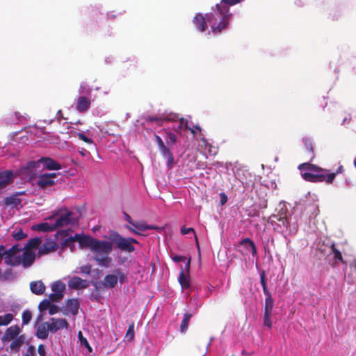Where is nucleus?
I'll return each instance as SVG.
<instances>
[{"label": "nucleus", "mask_w": 356, "mask_h": 356, "mask_svg": "<svg viewBox=\"0 0 356 356\" xmlns=\"http://www.w3.org/2000/svg\"><path fill=\"white\" fill-rule=\"evenodd\" d=\"M134 325H131L129 327L127 333L126 338L128 339H131L134 337Z\"/></svg>", "instance_id": "nucleus-47"}, {"label": "nucleus", "mask_w": 356, "mask_h": 356, "mask_svg": "<svg viewBox=\"0 0 356 356\" xmlns=\"http://www.w3.org/2000/svg\"><path fill=\"white\" fill-rule=\"evenodd\" d=\"M127 227L136 234H143V232L148 229H159L163 228L155 224H129Z\"/></svg>", "instance_id": "nucleus-13"}, {"label": "nucleus", "mask_w": 356, "mask_h": 356, "mask_svg": "<svg viewBox=\"0 0 356 356\" xmlns=\"http://www.w3.org/2000/svg\"><path fill=\"white\" fill-rule=\"evenodd\" d=\"M303 143L306 148V152L310 156L309 161H312L315 157L312 142L309 138H305Z\"/></svg>", "instance_id": "nucleus-33"}, {"label": "nucleus", "mask_w": 356, "mask_h": 356, "mask_svg": "<svg viewBox=\"0 0 356 356\" xmlns=\"http://www.w3.org/2000/svg\"><path fill=\"white\" fill-rule=\"evenodd\" d=\"M79 338L81 342V343L85 346L86 347L89 351H91V347L90 346V344L88 342L87 339L83 338V336H82V333L81 332H79Z\"/></svg>", "instance_id": "nucleus-44"}, {"label": "nucleus", "mask_w": 356, "mask_h": 356, "mask_svg": "<svg viewBox=\"0 0 356 356\" xmlns=\"http://www.w3.org/2000/svg\"><path fill=\"white\" fill-rule=\"evenodd\" d=\"M118 280L117 275L109 274L105 276L104 285L106 287L113 288L116 286Z\"/></svg>", "instance_id": "nucleus-31"}, {"label": "nucleus", "mask_w": 356, "mask_h": 356, "mask_svg": "<svg viewBox=\"0 0 356 356\" xmlns=\"http://www.w3.org/2000/svg\"><path fill=\"white\" fill-rule=\"evenodd\" d=\"M32 318L31 312L29 310H25L23 312L22 315V325H27L30 323Z\"/></svg>", "instance_id": "nucleus-37"}, {"label": "nucleus", "mask_w": 356, "mask_h": 356, "mask_svg": "<svg viewBox=\"0 0 356 356\" xmlns=\"http://www.w3.org/2000/svg\"><path fill=\"white\" fill-rule=\"evenodd\" d=\"M91 92V88L86 87L85 83H81L80 86V93L90 94Z\"/></svg>", "instance_id": "nucleus-49"}, {"label": "nucleus", "mask_w": 356, "mask_h": 356, "mask_svg": "<svg viewBox=\"0 0 356 356\" xmlns=\"http://www.w3.org/2000/svg\"><path fill=\"white\" fill-rule=\"evenodd\" d=\"M155 140L159 145V149L162 148L163 146H165V144L160 136L155 135Z\"/></svg>", "instance_id": "nucleus-52"}, {"label": "nucleus", "mask_w": 356, "mask_h": 356, "mask_svg": "<svg viewBox=\"0 0 356 356\" xmlns=\"http://www.w3.org/2000/svg\"><path fill=\"white\" fill-rule=\"evenodd\" d=\"M104 237L108 241L96 238L91 249L95 261L102 267L107 268L111 266L112 258L109 257V254L113 248L124 252H131L135 250L133 244L137 243L136 239L123 237L115 231L109 232L108 236Z\"/></svg>", "instance_id": "nucleus-1"}, {"label": "nucleus", "mask_w": 356, "mask_h": 356, "mask_svg": "<svg viewBox=\"0 0 356 356\" xmlns=\"http://www.w3.org/2000/svg\"><path fill=\"white\" fill-rule=\"evenodd\" d=\"M91 268L88 266H83L81 267V273L84 274H90Z\"/></svg>", "instance_id": "nucleus-54"}, {"label": "nucleus", "mask_w": 356, "mask_h": 356, "mask_svg": "<svg viewBox=\"0 0 356 356\" xmlns=\"http://www.w3.org/2000/svg\"><path fill=\"white\" fill-rule=\"evenodd\" d=\"M264 325L268 329L272 327L271 313L264 312Z\"/></svg>", "instance_id": "nucleus-40"}, {"label": "nucleus", "mask_w": 356, "mask_h": 356, "mask_svg": "<svg viewBox=\"0 0 356 356\" xmlns=\"http://www.w3.org/2000/svg\"><path fill=\"white\" fill-rule=\"evenodd\" d=\"M58 307L55 305L53 302L50 305L48 312L50 315H54L58 312Z\"/></svg>", "instance_id": "nucleus-46"}, {"label": "nucleus", "mask_w": 356, "mask_h": 356, "mask_svg": "<svg viewBox=\"0 0 356 356\" xmlns=\"http://www.w3.org/2000/svg\"><path fill=\"white\" fill-rule=\"evenodd\" d=\"M13 236L17 240H20L26 236V235L23 232L22 229L16 231L13 234Z\"/></svg>", "instance_id": "nucleus-45"}, {"label": "nucleus", "mask_w": 356, "mask_h": 356, "mask_svg": "<svg viewBox=\"0 0 356 356\" xmlns=\"http://www.w3.org/2000/svg\"><path fill=\"white\" fill-rule=\"evenodd\" d=\"M56 176V173L54 172L42 174L38 176L36 184L41 188L51 186L56 184L55 178Z\"/></svg>", "instance_id": "nucleus-11"}, {"label": "nucleus", "mask_w": 356, "mask_h": 356, "mask_svg": "<svg viewBox=\"0 0 356 356\" xmlns=\"http://www.w3.org/2000/svg\"><path fill=\"white\" fill-rule=\"evenodd\" d=\"M49 325L47 321L43 322L39 324L36 328L35 336L38 339L44 340L48 338L49 333Z\"/></svg>", "instance_id": "nucleus-22"}, {"label": "nucleus", "mask_w": 356, "mask_h": 356, "mask_svg": "<svg viewBox=\"0 0 356 356\" xmlns=\"http://www.w3.org/2000/svg\"><path fill=\"white\" fill-rule=\"evenodd\" d=\"M273 307V300L272 297H266L265 300L264 312L271 313Z\"/></svg>", "instance_id": "nucleus-39"}, {"label": "nucleus", "mask_w": 356, "mask_h": 356, "mask_svg": "<svg viewBox=\"0 0 356 356\" xmlns=\"http://www.w3.org/2000/svg\"><path fill=\"white\" fill-rule=\"evenodd\" d=\"M216 8V10L206 14V18L212 33L218 34L227 28L232 14H227V8L222 6Z\"/></svg>", "instance_id": "nucleus-2"}, {"label": "nucleus", "mask_w": 356, "mask_h": 356, "mask_svg": "<svg viewBox=\"0 0 356 356\" xmlns=\"http://www.w3.org/2000/svg\"><path fill=\"white\" fill-rule=\"evenodd\" d=\"M124 216V219L126 221H127V222H131V218L130 217L129 215H128L127 213L124 212L123 213Z\"/></svg>", "instance_id": "nucleus-60"}, {"label": "nucleus", "mask_w": 356, "mask_h": 356, "mask_svg": "<svg viewBox=\"0 0 356 356\" xmlns=\"http://www.w3.org/2000/svg\"><path fill=\"white\" fill-rule=\"evenodd\" d=\"M241 252L243 254H252L254 256L257 254L254 243L249 238H246L240 242Z\"/></svg>", "instance_id": "nucleus-15"}, {"label": "nucleus", "mask_w": 356, "mask_h": 356, "mask_svg": "<svg viewBox=\"0 0 356 356\" xmlns=\"http://www.w3.org/2000/svg\"><path fill=\"white\" fill-rule=\"evenodd\" d=\"M260 282H261V284L262 287L267 286L266 282V278H265V273H264V271H263L260 274Z\"/></svg>", "instance_id": "nucleus-53"}, {"label": "nucleus", "mask_w": 356, "mask_h": 356, "mask_svg": "<svg viewBox=\"0 0 356 356\" xmlns=\"http://www.w3.org/2000/svg\"><path fill=\"white\" fill-rule=\"evenodd\" d=\"M38 353L40 355V356H46V355H47L46 350H45V347L43 344L39 345V346L38 348Z\"/></svg>", "instance_id": "nucleus-51"}, {"label": "nucleus", "mask_w": 356, "mask_h": 356, "mask_svg": "<svg viewBox=\"0 0 356 356\" xmlns=\"http://www.w3.org/2000/svg\"><path fill=\"white\" fill-rule=\"evenodd\" d=\"M191 314H186L184 316V318L181 321V326H180V330L181 332H185L187 327H188V321L191 318Z\"/></svg>", "instance_id": "nucleus-38"}, {"label": "nucleus", "mask_w": 356, "mask_h": 356, "mask_svg": "<svg viewBox=\"0 0 356 356\" xmlns=\"http://www.w3.org/2000/svg\"><path fill=\"white\" fill-rule=\"evenodd\" d=\"M68 288L70 289H82L88 287V282L86 280H83L79 277L74 276L69 279L67 282Z\"/></svg>", "instance_id": "nucleus-17"}, {"label": "nucleus", "mask_w": 356, "mask_h": 356, "mask_svg": "<svg viewBox=\"0 0 356 356\" xmlns=\"http://www.w3.org/2000/svg\"><path fill=\"white\" fill-rule=\"evenodd\" d=\"M19 254H21L20 264H22L24 267H29L33 263L35 257L34 251L22 248L19 250Z\"/></svg>", "instance_id": "nucleus-14"}, {"label": "nucleus", "mask_w": 356, "mask_h": 356, "mask_svg": "<svg viewBox=\"0 0 356 356\" xmlns=\"http://www.w3.org/2000/svg\"><path fill=\"white\" fill-rule=\"evenodd\" d=\"M289 207V205L286 202H280L275 209V213L270 216L269 222H275L276 220L289 222V217L291 215Z\"/></svg>", "instance_id": "nucleus-6"}, {"label": "nucleus", "mask_w": 356, "mask_h": 356, "mask_svg": "<svg viewBox=\"0 0 356 356\" xmlns=\"http://www.w3.org/2000/svg\"><path fill=\"white\" fill-rule=\"evenodd\" d=\"M13 314L8 313L4 315H0V326H6L13 320Z\"/></svg>", "instance_id": "nucleus-35"}, {"label": "nucleus", "mask_w": 356, "mask_h": 356, "mask_svg": "<svg viewBox=\"0 0 356 356\" xmlns=\"http://www.w3.org/2000/svg\"><path fill=\"white\" fill-rule=\"evenodd\" d=\"M220 203L222 205H223L227 202V197L225 193H221L220 194Z\"/></svg>", "instance_id": "nucleus-55"}, {"label": "nucleus", "mask_w": 356, "mask_h": 356, "mask_svg": "<svg viewBox=\"0 0 356 356\" xmlns=\"http://www.w3.org/2000/svg\"><path fill=\"white\" fill-rule=\"evenodd\" d=\"M167 159V165L169 168H172L174 164V156L173 154H170L165 157Z\"/></svg>", "instance_id": "nucleus-50"}, {"label": "nucleus", "mask_w": 356, "mask_h": 356, "mask_svg": "<svg viewBox=\"0 0 356 356\" xmlns=\"http://www.w3.org/2000/svg\"><path fill=\"white\" fill-rule=\"evenodd\" d=\"M49 325V330L50 333L55 334L60 330H68L70 327L69 323L65 318H51L47 321Z\"/></svg>", "instance_id": "nucleus-9"}, {"label": "nucleus", "mask_w": 356, "mask_h": 356, "mask_svg": "<svg viewBox=\"0 0 356 356\" xmlns=\"http://www.w3.org/2000/svg\"><path fill=\"white\" fill-rule=\"evenodd\" d=\"M24 192L17 193L10 197H7L4 200L6 205L10 206L12 208L17 207L22 202L21 199L18 198L17 196L24 194Z\"/></svg>", "instance_id": "nucleus-28"}, {"label": "nucleus", "mask_w": 356, "mask_h": 356, "mask_svg": "<svg viewBox=\"0 0 356 356\" xmlns=\"http://www.w3.org/2000/svg\"><path fill=\"white\" fill-rule=\"evenodd\" d=\"M79 153L81 154V156H85L87 154H89V152H88L86 149L82 148L81 151H79Z\"/></svg>", "instance_id": "nucleus-61"}, {"label": "nucleus", "mask_w": 356, "mask_h": 356, "mask_svg": "<svg viewBox=\"0 0 356 356\" xmlns=\"http://www.w3.org/2000/svg\"><path fill=\"white\" fill-rule=\"evenodd\" d=\"M26 337L24 334H21L18 337L12 339L10 344V349L13 352H18L22 346L25 342Z\"/></svg>", "instance_id": "nucleus-27"}, {"label": "nucleus", "mask_w": 356, "mask_h": 356, "mask_svg": "<svg viewBox=\"0 0 356 356\" xmlns=\"http://www.w3.org/2000/svg\"><path fill=\"white\" fill-rule=\"evenodd\" d=\"M177 142V136L172 132L166 133V143L168 145H174Z\"/></svg>", "instance_id": "nucleus-41"}, {"label": "nucleus", "mask_w": 356, "mask_h": 356, "mask_svg": "<svg viewBox=\"0 0 356 356\" xmlns=\"http://www.w3.org/2000/svg\"><path fill=\"white\" fill-rule=\"evenodd\" d=\"M39 164H42L43 168L48 170H56L62 168V166L57 161L50 157H42L38 159Z\"/></svg>", "instance_id": "nucleus-18"}, {"label": "nucleus", "mask_w": 356, "mask_h": 356, "mask_svg": "<svg viewBox=\"0 0 356 356\" xmlns=\"http://www.w3.org/2000/svg\"><path fill=\"white\" fill-rule=\"evenodd\" d=\"M54 300L51 299H44L43 300L38 306V309L41 312H45L46 310H49L50 305Z\"/></svg>", "instance_id": "nucleus-36"}, {"label": "nucleus", "mask_w": 356, "mask_h": 356, "mask_svg": "<svg viewBox=\"0 0 356 356\" xmlns=\"http://www.w3.org/2000/svg\"><path fill=\"white\" fill-rule=\"evenodd\" d=\"M22 328L17 325L9 327L6 329L1 339L3 343L5 345L9 343L12 339H14L20 336Z\"/></svg>", "instance_id": "nucleus-12"}, {"label": "nucleus", "mask_w": 356, "mask_h": 356, "mask_svg": "<svg viewBox=\"0 0 356 356\" xmlns=\"http://www.w3.org/2000/svg\"><path fill=\"white\" fill-rule=\"evenodd\" d=\"M79 309V302L76 299H70L67 301L65 306L63 309L65 315L72 314L75 316L78 314Z\"/></svg>", "instance_id": "nucleus-16"}, {"label": "nucleus", "mask_w": 356, "mask_h": 356, "mask_svg": "<svg viewBox=\"0 0 356 356\" xmlns=\"http://www.w3.org/2000/svg\"><path fill=\"white\" fill-rule=\"evenodd\" d=\"M84 207H76L71 211L67 210L66 208H60L58 211H54L51 216L46 218L49 220H55V222H78L81 218L83 211Z\"/></svg>", "instance_id": "nucleus-3"}, {"label": "nucleus", "mask_w": 356, "mask_h": 356, "mask_svg": "<svg viewBox=\"0 0 356 356\" xmlns=\"http://www.w3.org/2000/svg\"><path fill=\"white\" fill-rule=\"evenodd\" d=\"M343 166H342V165H339V166L338 167V168H337V170L336 172H334V173H335V174H336V175H337V174H339V173L343 172Z\"/></svg>", "instance_id": "nucleus-63"}, {"label": "nucleus", "mask_w": 356, "mask_h": 356, "mask_svg": "<svg viewBox=\"0 0 356 356\" xmlns=\"http://www.w3.org/2000/svg\"><path fill=\"white\" fill-rule=\"evenodd\" d=\"M115 273H117V275L119 276V277H120V281L121 282H124V280H125V278H126L125 275H124V274H123V273H122L120 272V270H117L115 271Z\"/></svg>", "instance_id": "nucleus-57"}, {"label": "nucleus", "mask_w": 356, "mask_h": 356, "mask_svg": "<svg viewBox=\"0 0 356 356\" xmlns=\"http://www.w3.org/2000/svg\"><path fill=\"white\" fill-rule=\"evenodd\" d=\"M56 249L57 245L56 242L53 241H47L44 243L40 246L38 251L40 254H44L55 251Z\"/></svg>", "instance_id": "nucleus-26"}, {"label": "nucleus", "mask_w": 356, "mask_h": 356, "mask_svg": "<svg viewBox=\"0 0 356 356\" xmlns=\"http://www.w3.org/2000/svg\"><path fill=\"white\" fill-rule=\"evenodd\" d=\"M181 232L184 235L191 234L197 240V237H196V235L195 234V231H194V229L193 228H191V227L186 228V227L184 226L181 229Z\"/></svg>", "instance_id": "nucleus-43"}, {"label": "nucleus", "mask_w": 356, "mask_h": 356, "mask_svg": "<svg viewBox=\"0 0 356 356\" xmlns=\"http://www.w3.org/2000/svg\"><path fill=\"white\" fill-rule=\"evenodd\" d=\"M195 129L200 131H201V128L199 125H195L194 128H188V130L191 131L192 134H193V136L196 134Z\"/></svg>", "instance_id": "nucleus-56"}, {"label": "nucleus", "mask_w": 356, "mask_h": 356, "mask_svg": "<svg viewBox=\"0 0 356 356\" xmlns=\"http://www.w3.org/2000/svg\"><path fill=\"white\" fill-rule=\"evenodd\" d=\"M62 224H34L32 229L36 231L49 232L53 231Z\"/></svg>", "instance_id": "nucleus-29"}, {"label": "nucleus", "mask_w": 356, "mask_h": 356, "mask_svg": "<svg viewBox=\"0 0 356 356\" xmlns=\"http://www.w3.org/2000/svg\"><path fill=\"white\" fill-rule=\"evenodd\" d=\"M193 23L197 29L200 32H204L207 28V21L206 16H203L201 13H197L193 19Z\"/></svg>", "instance_id": "nucleus-19"}, {"label": "nucleus", "mask_w": 356, "mask_h": 356, "mask_svg": "<svg viewBox=\"0 0 356 356\" xmlns=\"http://www.w3.org/2000/svg\"><path fill=\"white\" fill-rule=\"evenodd\" d=\"M41 240L40 238H33L30 239L26 245H22L25 250H31L35 252L36 249L40 246Z\"/></svg>", "instance_id": "nucleus-32"}, {"label": "nucleus", "mask_w": 356, "mask_h": 356, "mask_svg": "<svg viewBox=\"0 0 356 356\" xmlns=\"http://www.w3.org/2000/svg\"><path fill=\"white\" fill-rule=\"evenodd\" d=\"M184 119L183 118H181L179 120V125L177 127V128L175 129V131L177 132H179L181 129L182 128V126L184 124Z\"/></svg>", "instance_id": "nucleus-58"}, {"label": "nucleus", "mask_w": 356, "mask_h": 356, "mask_svg": "<svg viewBox=\"0 0 356 356\" xmlns=\"http://www.w3.org/2000/svg\"><path fill=\"white\" fill-rule=\"evenodd\" d=\"M298 169L301 171V173L304 172L303 171H313L314 172H327L328 171L326 169L322 168L309 162H305L299 165Z\"/></svg>", "instance_id": "nucleus-24"}, {"label": "nucleus", "mask_w": 356, "mask_h": 356, "mask_svg": "<svg viewBox=\"0 0 356 356\" xmlns=\"http://www.w3.org/2000/svg\"><path fill=\"white\" fill-rule=\"evenodd\" d=\"M30 289L33 294L40 296L44 293L46 286L41 280L33 281L30 283Z\"/></svg>", "instance_id": "nucleus-25"}, {"label": "nucleus", "mask_w": 356, "mask_h": 356, "mask_svg": "<svg viewBox=\"0 0 356 356\" xmlns=\"http://www.w3.org/2000/svg\"><path fill=\"white\" fill-rule=\"evenodd\" d=\"M263 292L266 297H272L270 292L268 291L267 286L262 287Z\"/></svg>", "instance_id": "nucleus-59"}, {"label": "nucleus", "mask_w": 356, "mask_h": 356, "mask_svg": "<svg viewBox=\"0 0 356 356\" xmlns=\"http://www.w3.org/2000/svg\"><path fill=\"white\" fill-rule=\"evenodd\" d=\"M178 280L181 286V289L186 291V296H188L191 291V286L189 277L186 276L183 271H181L179 275Z\"/></svg>", "instance_id": "nucleus-23"}, {"label": "nucleus", "mask_w": 356, "mask_h": 356, "mask_svg": "<svg viewBox=\"0 0 356 356\" xmlns=\"http://www.w3.org/2000/svg\"><path fill=\"white\" fill-rule=\"evenodd\" d=\"M91 105L90 98L85 96H80L76 101V109L79 113H84L87 111Z\"/></svg>", "instance_id": "nucleus-20"}, {"label": "nucleus", "mask_w": 356, "mask_h": 356, "mask_svg": "<svg viewBox=\"0 0 356 356\" xmlns=\"http://www.w3.org/2000/svg\"><path fill=\"white\" fill-rule=\"evenodd\" d=\"M325 172L312 173L309 172H302V177L307 181L316 183L325 181L327 184H332L334 181L336 174L330 173L325 175Z\"/></svg>", "instance_id": "nucleus-5"}, {"label": "nucleus", "mask_w": 356, "mask_h": 356, "mask_svg": "<svg viewBox=\"0 0 356 356\" xmlns=\"http://www.w3.org/2000/svg\"><path fill=\"white\" fill-rule=\"evenodd\" d=\"M66 289L65 284L60 280L54 282L51 284V290L53 293L49 296V299L56 302L60 301L64 296V291Z\"/></svg>", "instance_id": "nucleus-7"}, {"label": "nucleus", "mask_w": 356, "mask_h": 356, "mask_svg": "<svg viewBox=\"0 0 356 356\" xmlns=\"http://www.w3.org/2000/svg\"><path fill=\"white\" fill-rule=\"evenodd\" d=\"M76 136L79 138V139L85 142L86 143H88V144L93 143L92 139L86 136L85 135V134H83V133L79 132L76 134Z\"/></svg>", "instance_id": "nucleus-42"}, {"label": "nucleus", "mask_w": 356, "mask_h": 356, "mask_svg": "<svg viewBox=\"0 0 356 356\" xmlns=\"http://www.w3.org/2000/svg\"><path fill=\"white\" fill-rule=\"evenodd\" d=\"M326 245L329 248L330 252L332 253H333L334 258L336 260L342 261L343 259H342L341 253V252L339 250L335 248V245H334V243L333 242L327 241V243Z\"/></svg>", "instance_id": "nucleus-34"}, {"label": "nucleus", "mask_w": 356, "mask_h": 356, "mask_svg": "<svg viewBox=\"0 0 356 356\" xmlns=\"http://www.w3.org/2000/svg\"><path fill=\"white\" fill-rule=\"evenodd\" d=\"M160 151L163 157H166L172 154L169 149V148H168L165 145L161 148Z\"/></svg>", "instance_id": "nucleus-48"}, {"label": "nucleus", "mask_w": 356, "mask_h": 356, "mask_svg": "<svg viewBox=\"0 0 356 356\" xmlns=\"http://www.w3.org/2000/svg\"><path fill=\"white\" fill-rule=\"evenodd\" d=\"M28 351L30 352L32 355H34V353H35L34 347L33 346H30L28 348Z\"/></svg>", "instance_id": "nucleus-64"}, {"label": "nucleus", "mask_w": 356, "mask_h": 356, "mask_svg": "<svg viewBox=\"0 0 356 356\" xmlns=\"http://www.w3.org/2000/svg\"><path fill=\"white\" fill-rule=\"evenodd\" d=\"M58 234L65 238V243L67 246H69L72 242H78L81 248H88L90 250L92 249L93 242L96 239L82 234H72L70 229L60 230L58 232Z\"/></svg>", "instance_id": "nucleus-4"}, {"label": "nucleus", "mask_w": 356, "mask_h": 356, "mask_svg": "<svg viewBox=\"0 0 356 356\" xmlns=\"http://www.w3.org/2000/svg\"><path fill=\"white\" fill-rule=\"evenodd\" d=\"M273 229L282 234L285 238L295 234L298 231V224H271Z\"/></svg>", "instance_id": "nucleus-10"}, {"label": "nucleus", "mask_w": 356, "mask_h": 356, "mask_svg": "<svg viewBox=\"0 0 356 356\" xmlns=\"http://www.w3.org/2000/svg\"><path fill=\"white\" fill-rule=\"evenodd\" d=\"M39 168L40 164L38 160L36 161H29L25 165L20 168L19 172L22 176L32 179L37 174Z\"/></svg>", "instance_id": "nucleus-8"}, {"label": "nucleus", "mask_w": 356, "mask_h": 356, "mask_svg": "<svg viewBox=\"0 0 356 356\" xmlns=\"http://www.w3.org/2000/svg\"><path fill=\"white\" fill-rule=\"evenodd\" d=\"M178 118V116L177 115H174L173 118H170L168 116H166L165 118H157V117H154V116H147L146 118H145V120L147 122H156L158 125L159 126H161L162 125V123L165 120V121H176L177 119Z\"/></svg>", "instance_id": "nucleus-30"}, {"label": "nucleus", "mask_w": 356, "mask_h": 356, "mask_svg": "<svg viewBox=\"0 0 356 356\" xmlns=\"http://www.w3.org/2000/svg\"><path fill=\"white\" fill-rule=\"evenodd\" d=\"M306 197L307 198H312V200H316V201H318V200L316 199V195H312L310 193H308L307 195H306Z\"/></svg>", "instance_id": "nucleus-62"}, {"label": "nucleus", "mask_w": 356, "mask_h": 356, "mask_svg": "<svg viewBox=\"0 0 356 356\" xmlns=\"http://www.w3.org/2000/svg\"><path fill=\"white\" fill-rule=\"evenodd\" d=\"M13 179V172L11 170H0V190L8 185Z\"/></svg>", "instance_id": "nucleus-21"}]
</instances>
